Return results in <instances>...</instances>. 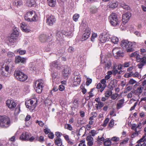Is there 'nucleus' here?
I'll return each instance as SVG.
<instances>
[{"mask_svg":"<svg viewBox=\"0 0 146 146\" xmlns=\"http://www.w3.org/2000/svg\"><path fill=\"white\" fill-rule=\"evenodd\" d=\"M10 121L9 118L6 117L0 116V127H7L10 125Z\"/></svg>","mask_w":146,"mask_h":146,"instance_id":"nucleus-6","label":"nucleus"},{"mask_svg":"<svg viewBox=\"0 0 146 146\" xmlns=\"http://www.w3.org/2000/svg\"><path fill=\"white\" fill-rule=\"evenodd\" d=\"M129 140L128 138H126L121 143L122 144L128 142Z\"/></svg>","mask_w":146,"mask_h":146,"instance_id":"nucleus-61","label":"nucleus"},{"mask_svg":"<svg viewBox=\"0 0 146 146\" xmlns=\"http://www.w3.org/2000/svg\"><path fill=\"white\" fill-rule=\"evenodd\" d=\"M114 124V121L113 119H111L109 123V126L111 127H112Z\"/></svg>","mask_w":146,"mask_h":146,"instance_id":"nucleus-59","label":"nucleus"},{"mask_svg":"<svg viewBox=\"0 0 146 146\" xmlns=\"http://www.w3.org/2000/svg\"><path fill=\"white\" fill-rule=\"evenodd\" d=\"M64 128L65 129H68V130L71 131L72 130V128L71 125L68 124H66L65 125Z\"/></svg>","mask_w":146,"mask_h":146,"instance_id":"nucleus-39","label":"nucleus"},{"mask_svg":"<svg viewBox=\"0 0 146 146\" xmlns=\"http://www.w3.org/2000/svg\"><path fill=\"white\" fill-rule=\"evenodd\" d=\"M145 137V136L143 135L142 137L137 141V143H140L143 142V141L144 142L145 140L144 139Z\"/></svg>","mask_w":146,"mask_h":146,"instance_id":"nucleus-56","label":"nucleus"},{"mask_svg":"<svg viewBox=\"0 0 146 146\" xmlns=\"http://www.w3.org/2000/svg\"><path fill=\"white\" fill-rule=\"evenodd\" d=\"M68 51L70 52H72L74 50V48L72 46H70L68 48Z\"/></svg>","mask_w":146,"mask_h":146,"instance_id":"nucleus-55","label":"nucleus"},{"mask_svg":"<svg viewBox=\"0 0 146 146\" xmlns=\"http://www.w3.org/2000/svg\"><path fill=\"white\" fill-rule=\"evenodd\" d=\"M96 108L97 110L98 109H101L102 107H103L104 106V103L101 102H100L98 103V104H96Z\"/></svg>","mask_w":146,"mask_h":146,"instance_id":"nucleus-34","label":"nucleus"},{"mask_svg":"<svg viewBox=\"0 0 146 146\" xmlns=\"http://www.w3.org/2000/svg\"><path fill=\"white\" fill-rule=\"evenodd\" d=\"M69 68L67 67L64 69L63 74L64 78H66L68 77L69 74Z\"/></svg>","mask_w":146,"mask_h":146,"instance_id":"nucleus-24","label":"nucleus"},{"mask_svg":"<svg viewBox=\"0 0 146 146\" xmlns=\"http://www.w3.org/2000/svg\"><path fill=\"white\" fill-rule=\"evenodd\" d=\"M136 45V42H131L127 40H123L121 42V45L123 48H125L128 52L133 51L134 50L133 48Z\"/></svg>","mask_w":146,"mask_h":146,"instance_id":"nucleus-1","label":"nucleus"},{"mask_svg":"<svg viewBox=\"0 0 146 146\" xmlns=\"http://www.w3.org/2000/svg\"><path fill=\"white\" fill-rule=\"evenodd\" d=\"M20 139L23 140H28L29 136L26 133H23L20 137Z\"/></svg>","mask_w":146,"mask_h":146,"instance_id":"nucleus-25","label":"nucleus"},{"mask_svg":"<svg viewBox=\"0 0 146 146\" xmlns=\"http://www.w3.org/2000/svg\"><path fill=\"white\" fill-rule=\"evenodd\" d=\"M135 132L133 133V134L131 135V138H134V137L137 136L138 135V131H137L136 129H135Z\"/></svg>","mask_w":146,"mask_h":146,"instance_id":"nucleus-41","label":"nucleus"},{"mask_svg":"<svg viewBox=\"0 0 146 146\" xmlns=\"http://www.w3.org/2000/svg\"><path fill=\"white\" fill-rule=\"evenodd\" d=\"M9 67L7 65H5V71L7 72H8Z\"/></svg>","mask_w":146,"mask_h":146,"instance_id":"nucleus-62","label":"nucleus"},{"mask_svg":"<svg viewBox=\"0 0 146 146\" xmlns=\"http://www.w3.org/2000/svg\"><path fill=\"white\" fill-rule=\"evenodd\" d=\"M56 38L58 40H60L63 38V34L60 31H56Z\"/></svg>","mask_w":146,"mask_h":146,"instance_id":"nucleus-23","label":"nucleus"},{"mask_svg":"<svg viewBox=\"0 0 146 146\" xmlns=\"http://www.w3.org/2000/svg\"><path fill=\"white\" fill-rule=\"evenodd\" d=\"M131 14L130 12H127L123 15L122 21V23L124 25L127 23L129 20L131 16Z\"/></svg>","mask_w":146,"mask_h":146,"instance_id":"nucleus-11","label":"nucleus"},{"mask_svg":"<svg viewBox=\"0 0 146 146\" xmlns=\"http://www.w3.org/2000/svg\"><path fill=\"white\" fill-rule=\"evenodd\" d=\"M89 134L91 136H94L97 134L96 131L94 130H92L89 133Z\"/></svg>","mask_w":146,"mask_h":146,"instance_id":"nucleus-48","label":"nucleus"},{"mask_svg":"<svg viewBox=\"0 0 146 146\" xmlns=\"http://www.w3.org/2000/svg\"><path fill=\"white\" fill-rule=\"evenodd\" d=\"M74 85L77 86L80 84L81 80L80 76H75L74 78Z\"/></svg>","mask_w":146,"mask_h":146,"instance_id":"nucleus-21","label":"nucleus"},{"mask_svg":"<svg viewBox=\"0 0 146 146\" xmlns=\"http://www.w3.org/2000/svg\"><path fill=\"white\" fill-rule=\"evenodd\" d=\"M35 3V0H29L27 2L26 5L30 7L33 6Z\"/></svg>","mask_w":146,"mask_h":146,"instance_id":"nucleus-29","label":"nucleus"},{"mask_svg":"<svg viewBox=\"0 0 146 146\" xmlns=\"http://www.w3.org/2000/svg\"><path fill=\"white\" fill-rule=\"evenodd\" d=\"M130 56L131 57H135L136 58H137V57L139 56V55L135 52L132 53L130 55Z\"/></svg>","mask_w":146,"mask_h":146,"instance_id":"nucleus-52","label":"nucleus"},{"mask_svg":"<svg viewBox=\"0 0 146 146\" xmlns=\"http://www.w3.org/2000/svg\"><path fill=\"white\" fill-rule=\"evenodd\" d=\"M92 82V80L91 79L87 78V81L86 82V84L88 86Z\"/></svg>","mask_w":146,"mask_h":146,"instance_id":"nucleus-49","label":"nucleus"},{"mask_svg":"<svg viewBox=\"0 0 146 146\" xmlns=\"http://www.w3.org/2000/svg\"><path fill=\"white\" fill-rule=\"evenodd\" d=\"M101 62L102 64H104L106 63L104 68L105 69L107 68L108 70L109 69L112 64V62L111 60H109L107 61L106 58H105L104 59H102Z\"/></svg>","mask_w":146,"mask_h":146,"instance_id":"nucleus-10","label":"nucleus"},{"mask_svg":"<svg viewBox=\"0 0 146 146\" xmlns=\"http://www.w3.org/2000/svg\"><path fill=\"white\" fill-rule=\"evenodd\" d=\"M54 143L58 146H61L62 145V139L60 138H56L55 139Z\"/></svg>","mask_w":146,"mask_h":146,"instance_id":"nucleus-27","label":"nucleus"},{"mask_svg":"<svg viewBox=\"0 0 146 146\" xmlns=\"http://www.w3.org/2000/svg\"><path fill=\"white\" fill-rule=\"evenodd\" d=\"M15 77L18 80L24 82L27 79V76L19 70H16L14 73Z\"/></svg>","mask_w":146,"mask_h":146,"instance_id":"nucleus-4","label":"nucleus"},{"mask_svg":"<svg viewBox=\"0 0 146 146\" xmlns=\"http://www.w3.org/2000/svg\"><path fill=\"white\" fill-rule=\"evenodd\" d=\"M43 84L44 82L42 79L38 80L36 81L35 84H37V85L35 89L37 93H40L42 92Z\"/></svg>","mask_w":146,"mask_h":146,"instance_id":"nucleus-9","label":"nucleus"},{"mask_svg":"<svg viewBox=\"0 0 146 146\" xmlns=\"http://www.w3.org/2000/svg\"><path fill=\"white\" fill-rule=\"evenodd\" d=\"M112 92L111 90L107 91L105 93L106 97L108 98L112 94Z\"/></svg>","mask_w":146,"mask_h":146,"instance_id":"nucleus-36","label":"nucleus"},{"mask_svg":"<svg viewBox=\"0 0 146 146\" xmlns=\"http://www.w3.org/2000/svg\"><path fill=\"white\" fill-rule=\"evenodd\" d=\"M90 31L88 28H86L85 30V33L83 34L82 37V40H85L89 37L90 34Z\"/></svg>","mask_w":146,"mask_h":146,"instance_id":"nucleus-13","label":"nucleus"},{"mask_svg":"<svg viewBox=\"0 0 146 146\" xmlns=\"http://www.w3.org/2000/svg\"><path fill=\"white\" fill-rule=\"evenodd\" d=\"M119 138L116 137H114L112 138L111 140L113 141H119Z\"/></svg>","mask_w":146,"mask_h":146,"instance_id":"nucleus-54","label":"nucleus"},{"mask_svg":"<svg viewBox=\"0 0 146 146\" xmlns=\"http://www.w3.org/2000/svg\"><path fill=\"white\" fill-rule=\"evenodd\" d=\"M17 52H18L20 55H23L26 52V51L25 50H21L20 49H18Z\"/></svg>","mask_w":146,"mask_h":146,"instance_id":"nucleus-43","label":"nucleus"},{"mask_svg":"<svg viewBox=\"0 0 146 146\" xmlns=\"http://www.w3.org/2000/svg\"><path fill=\"white\" fill-rule=\"evenodd\" d=\"M25 62V59L24 58H21L19 56H17L15 57V62L16 63H24Z\"/></svg>","mask_w":146,"mask_h":146,"instance_id":"nucleus-18","label":"nucleus"},{"mask_svg":"<svg viewBox=\"0 0 146 146\" xmlns=\"http://www.w3.org/2000/svg\"><path fill=\"white\" fill-rule=\"evenodd\" d=\"M143 64H142L139 62V63L137 65V66L139 69H141L144 66Z\"/></svg>","mask_w":146,"mask_h":146,"instance_id":"nucleus-60","label":"nucleus"},{"mask_svg":"<svg viewBox=\"0 0 146 146\" xmlns=\"http://www.w3.org/2000/svg\"><path fill=\"white\" fill-rule=\"evenodd\" d=\"M137 62H140V63L143 64L145 65L146 64V57H140L139 56L137 57L136 59Z\"/></svg>","mask_w":146,"mask_h":146,"instance_id":"nucleus-17","label":"nucleus"},{"mask_svg":"<svg viewBox=\"0 0 146 146\" xmlns=\"http://www.w3.org/2000/svg\"><path fill=\"white\" fill-rule=\"evenodd\" d=\"M50 66L51 67H54L58 70L61 68L60 65L58 64V62L56 61L52 62L50 64Z\"/></svg>","mask_w":146,"mask_h":146,"instance_id":"nucleus-26","label":"nucleus"},{"mask_svg":"<svg viewBox=\"0 0 146 146\" xmlns=\"http://www.w3.org/2000/svg\"><path fill=\"white\" fill-rule=\"evenodd\" d=\"M49 138L51 139H52L54 138V135L52 133H50L48 135Z\"/></svg>","mask_w":146,"mask_h":146,"instance_id":"nucleus-57","label":"nucleus"},{"mask_svg":"<svg viewBox=\"0 0 146 146\" xmlns=\"http://www.w3.org/2000/svg\"><path fill=\"white\" fill-rule=\"evenodd\" d=\"M143 89V87L140 86L137 89V93L140 94L142 92Z\"/></svg>","mask_w":146,"mask_h":146,"instance_id":"nucleus-40","label":"nucleus"},{"mask_svg":"<svg viewBox=\"0 0 146 146\" xmlns=\"http://www.w3.org/2000/svg\"><path fill=\"white\" fill-rule=\"evenodd\" d=\"M58 89L60 91H62L64 90L65 87L62 84L59 86Z\"/></svg>","mask_w":146,"mask_h":146,"instance_id":"nucleus-53","label":"nucleus"},{"mask_svg":"<svg viewBox=\"0 0 146 146\" xmlns=\"http://www.w3.org/2000/svg\"><path fill=\"white\" fill-rule=\"evenodd\" d=\"M37 102L38 100L36 98H33L27 101L25 104L27 108L33 110L36 107Z\"/></svg>","mask_w":146,"mask_h":146,"instance_id":"nucleus-3","label":"nucleus"},{"mask_svg":"<svg viewBox=\"0 0 146 146\" xmlns=\"http://www.w3.org/2000/svg\"><path fill=\"white\" fill-rule=\"evenodd\" d=\"M118 5V3L117 2L112 3L110 5L109 7L111 8H115L117 7Z\"/></svg>","mask_w":146,"mask_h":146,"instance_id":"nucleus-32","label":"nucleus"},{"mask_svg":"<svg viewBox=\"0 0 146 146\" xmlns=\"http://www.w3.org/2000/svg\"><path fill=\"white\" fill-rule=\"evenodd\" d=\"M124 99H121L118 101V102L117 104V109H119L122 107L124 103Z\"/></svg>","mask_w":146,"mask_h":146,"instance_id":"nucleus-30","label":"nucleus"},{"mask_svg":"<svg viewBox=\"0 0 146 146\" xmlns=\"http://www.w3.org/2000/svg\"><path fill=\"white\" fill-rule=\"evenodd\" d=\"M108 37L106 35L100 34L99 37V40L102 43H104L108 39Z\"/></svg>","mask_w":146,"mask_h":146,"instance_id":"nucleus-15","label":"nucleus"},{"mask_svg":"<svg viewBox=\"0 0 146 146\" xmlns=\"http://www.w3.org/2000/svg\"><path fill=\"white\" fill-rule=\"evenodd\" d=\"M130 63L129 62H125L123 64V66L124 67H127L129 66Z\"/></svg>","mask_w":146,"mask_h":146,"instance_id":"nucleus-58","label":"nucleus"},{"mask_svg":"<svg viewBox=\"0 0 146 146\" xmlns=\"http://www.w3.org/2000/svg\"><path fill=\"white\" fill-rule=\"evenodd\" d=\"M48 36L45 35H42L40 36L39 40L42 42H45L47 40Z\"/></svg>","mask_w":146,"mask_h":146,"instance_id":"nucleus-22","label":"nucleus"},{"mask_svg":"<svg viewBox=\"0 0 146 146\" xmlns=\"http://www.w3.org/2000/svg\"><path fill=\"white\" fill-rule=\"evenodd\" d=\"M7 56L9 57H12L15 56V54L13 53L9 52L7 53Z\"/></svg>","mask_w":146,"mask_h":146,"instance_id":"nucleus-47","label":"nucleus"},{"mask_svg":"<svg viewBox=\"0 0 146 146\" xmlns=\"http://www.w3.org/2000/svg\"><path fill=\"white\" fill-rule=\"evenodd\" d=\"M13 64H14L13 62L12 61H10L9 62L7 65L9 67V68H11L13 67H14Z\"/></svg>","mask_w":146,"mask_h":146,"instance_id":"nucleus-51","label":"nucleus"},{"mask_svg":"<svg viewBox=\"0 0 146 146\" xmlns=\"http://www.w3.org/2000/svg\"><path fill=\"white\" fill-rule=\"evenodd\" d=\"M18 29L17 27H15L13 28V31L9 39V42H14L17 40L19 34Z\"/></svg>","mask_w":146,"mask_h":146,"instance_id":"nucleus-7","label":"nucleus"},{"mask_svg":"<svg viewBox=\"0 0 146 146\" xmlns=\"http://www.w3.org/2000/svg\"><path fill=\"white\" fill-rule=\"evenodd\" d=\"M97 35L96 33H93L91 38V39L92 41H93L94 39L97 36Z\"/></svg>","mask_w":146,"mask_h":146,"instance_id":"nucleus-50","label":"nucleus"},{"mask_svg":"<svg viewBox=\"0 0 146 146\" xmlns=\"http://www.w3.org/2000/svg\"><path fill=\"white\" fill-rule=\"evenodd\" d=\"M25 23H22L21 24V27L22 31L28 33L31 31V29L29 27H27L26 25H25Z\"/></svg>","mask_w":146,"mask_h":146,"instance_id":"nucleus-19","label":"nucleus"},{"mask_svg":"<svg viewBox=\"0 0 146 146\" xmlns=\"http://www.w3.org/2000/svg\"><path fill=\"white\" fill-rule=\"evenodd\" d=\"M13 5L19 8L23 5V2L21 0H15L13 3Z\"/></svg>","mask_w":146,"mask_h":146,"instance_id":"nucleus-20","label":"nucleus"},{"mask_svg":"<svg viewBox=\"0 0 146 146\" xmlns=\"http://www.w3.org/2000/svg\"><path fill=\"white\" fill-rule=\"evenodd\" d=\"M25 19L29 22L36 21L38 19L37 15L33 11H29L27 12L25 15Z\"/></svg>","mask_w":146,"mask_h":146,"instance_id":"nucleus-2","label":"nucleus"},{"mask_svg":"<svg viewBox=\"0 0 146 146\" xmlns=\"http://www.w3.org/2000/svg\"><path fill=\"white\" fill-rule=\"evenodd\" d=\"M111 144V141L108 139L104 142V145L105 146H110Z\"/></svg>","mask_w":146,"mask_h":146,"instance_id":"nucleus-37","label":"nucleus"},{"mask_svg":"<svg viewBox=\"0 0 146 146\" xmlns=\"http://www.w3.org/2000/svg\"><path fill=\"white\" fill-rule=\"evenodd\" d=\"M97 11V8L95 7H92L90 9V11L92 14H95L96 13Z\"/></svg>","mask_w":146,"mask_h":146,"instance_id":"nucleus-33","label":"nucleus"},{"mask_svg":"<svg viewBox=\"0 0 146 146\" xmlns=\"http://www.w3.org/2000/svg\"><path fill=\"white\" fill-rule=\"evenodd\" d=\"M86 140L87 141V145L89 146H91L93 145V138L90 135L88 136L86 138Z\"/></svg>","mask_w":146,"mask_h":146,"instance_id":"nucleus-16","label":"nucleus"},{"mask_svg":"<svg viewBox=\"0 0 146 146\" xmlns=\"http://www.w3.org/2000/svg\"><path fill=\"white\" fill-rule=\"evenodd\" d=\"M111 41L114 44H117L118 41V39L116 37H113L111 38Z\"/></svg>","mask_w":146,"mask_h":146,"instance_id":"nucleus-35","label":"nucleus"},{"mask_svg":"<svg viewBox=\"0 0 146 146\" xmlns=\"http://www.w3.org/2000/svg\"><path fill=\"white\" fill-rule=\"evenodd\" d=\"M113 54L115 58L117 59L119 57H122L124 56V53L122 49L120 47H116L112 51Z\"/></svg>","mask_w":146,"mask_h":146,"instance_id":"nucleus-5","label":"nucleus"},{"mask_svg":"<svg viewBox=\"0 0 146 146\" xmlns=\"http://www.w3.org/2000/svg\"><path fill=\"white\" fill-rule=\"evenodd\" d=\"M6 104L9 108L11 109L14 108L16 106V104L15 102L9 100L6 101Z\"/></svg>","mask_w":146,"mask_h":146,"instance_id":"nucleus-14","label":"nucleus"},{"mask_svg":"<svg viewBox=\"0 0 146 146\" xmlns=\"http://www.w3.org/2000/svg\"><path fill=\"white\" fill-rule=\"evenodd\" d=\"M101 83L103 84V85H106L105 84L106 82V80L105 79H103L101 80L100 81Z\"/></svg>","mask_w":146,"mask_h":146,"instance_id":"nucleus-63","label":"nucleus"},{"mask_svg":"<svg viewBox=\"0 0 146 146\" xmlns=\"http://www.w3.org/2000/svg\"><path fill=\"white\" fill-rule=\"evenodd\" d=\"M137 102H136L134 104L133 106L130 109V111H132V110H134V109H135V106H136V105H137Z\"/></svg>","mask_w":146,"mask_h":146,"instance_id":"nucleus-64","label":"nucleus"},{"mask_svg":"<svg viewBox=\"0 0 146 146\" xmlns=\"http://www.w3.org/2000/svg\"><path fill=\"white\" fill-rule=\"evenodd\" d=\"M56 21V19L53 16L48 17L46 19V23L49 26H52Z\"/></svg>","mask_w":146,"mask_h":146,"instance_id":"nucleus-12","label":"nucleus"},{"mask_svg":"<svg viewBox=\"0 0 146 146\" xmlns=\"http://www.w3.org/2000/svg\"><path fill=\"white\" fill-rule=\"evenodd\" d=\"M121 6L124 9L126 10H128L130 8L129 6L126 4L125 3L122 2L120 4Z\"/></svg>","mask_w":146,"mask_h":146,"instance_id":"nucleus-31","label":"nucleus"},{"mask_svg":"<svg viewBox=\"0 0 146 146\" xmlns=\"http://www.w3.org/2000/svg\"><path fill=\"white\" fill-rule=\"evenodd\" d=\"M109 121V118H106L104 121V124L102 125L103 127H106Z\"/></svg>","mask_w":146,"mask_h":146,"instance_id":"nucleus-45","label":"nucleus"},{"mask_svg":"<svg viewBox=\"0 0 146 146\" xmlns=\"http://www.w3.org/2000/svg\"><path fill=\"white\" fill-rule=\"evenodd\" d=\"M48 5L51 7H54L56 4V0H47Z\"/></svg>","mask_w":146,"mask_h":146,"instance_id":"nucleus-28","label":"nucleus"},{"mask_svg":"<svg viewBox=\"0 0 146 146\" xmlns=\"http://www.w3.org/2000/svg\"><path fill=\"white\" fill-rule=\"evenodd\" d=\"M79 15L77 13L75 14L73 16V19L74 21L76 22L79 18Z\"/></svg>","mask_w":146,"mask_h":146,"instance_id":"nucleus-38","label":"nucleus"},{"mask_svg":"<svg viewBox=\"0 0 146 146\" xmlns=\"http://www.w3.org/2000/svg\"><path fill=\"white\" fill-rule=\"evenodd\" d=\"M132 87L131 86H129L125 89V93H127L131 90Z\"/></svg>","mask_w":146,"mask_h":146,"instance_id":"nucleus-42","label":"nucleus"},{"mask_svg":"<svg viewBox=\"0 0 146 146\" xmlns=\"http://www.w3.org/2000/svg\"><path fill=\"white\" fill-rule=\"evenodd\" d=\"M109 19L111 24L113 26H116L119 24L116 14L115 13H112L109 17Z\"/></svg>","mask_w":146,"mask_h":146,"instance_id":"nucleus-8","label":"nucleus"},{"mask_svg":"<svg viewBox=\"0 0 146 146\" xmlns=\"http://www.w3.org/2000/svg\"><path fill=\"white\" fill-rule=\"evenodd\" d=\"M36 123H38V125L41 127L43 126L44 124L43 122L42 121H39L37 120L36 121Z\"/></svg>","mask_w":146,"mask_h":146,"instance_id":"nucleus-46","label":"nucleus"},{"mask_svg":"<svg viewBox=\"0 0 146 146\" xmlns=\"http://www.w3.org/2000/svg\"><path fill=\"white\" fill-rule=\"evenodd\" d=\"M137 81L133 79H130L129 81V84L130 85H133L136 83Z\"/></svg>","mask_w":146,"mask_h":146,"instance_id":"nucleus-44","label":"nucleus"}]
</instances>
